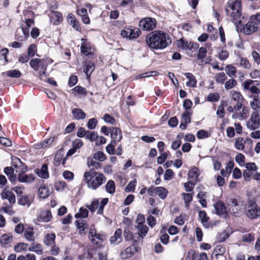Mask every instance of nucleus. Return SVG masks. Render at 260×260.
<instances>
[{
    "instance_id": "f257e3e1",
    "label": "nucleus",
    "mask_w": 260,
    "mask_h": 260,
    "mask_svg": "<svg viewBox=\"0 0 260 260\" xmlns=\"http://www.w3.org/2000/svg\"><path fill=\"white\" fill-rule=\"evenodd\" d=\"M146 41L149 48L155 50L163 49L172 42L167 34L158 30L153 31L147 35Z\"/></svg>"
},
{
    "instance_id": "f03ea898",
    "label": "nucleus",
    "mask_w": 260,
    "mask_h": 260,
    "mask_svg": "<svg viewBox=\"0 0 260 260\" xmlns=\"http://www.w3.org/2000/svg\"><path fill=\"white\" fill-rule=\"evenodd\" d=\"M83 180L89 188L95 190L105 182L106 178L103 174L91 169L84 173Z\"/></svg>"
},
{
    "instance_id": "7ed1b4c3",
    "label": "nucleus",
    "mask_w": 260,
    "mask_h": 260,
    "mask_svg": "<svg viewBox=\"0 0 260 260\" xmlns=\"http://www.w3.org/2000/svg\"><path fill=\"white\" fill-rule=\"evenodd\" d=\"M241 10L240 0H229L225 8L227 15L232 19L235 24H240L242 22Z\"/></svg>"
},
{
    "instance_id": "20e7f679",
    "label": "nucleus",
    "mask_w": 260,
    "mask_h": 260,
    "mask_svg": "<svg viewBox=\"0 0 260 260\" xmlns=\"http://www.w3.org/2000/svg\"><path fill=\"white\" fill-rule=\"evenodd\" d=\"M236 111L233 114L232 118L234 119L243 120L246 119L249 115V110L243 104L236 105Z\"/></svg>"
},
{
    "instance_id": "39448f33",
    "label": "nucleus",
    "mask_w": 260,
    "mask_h": 260,
    "mask_svg": "<svg viewBox=\"0 0 260 260\" xmlns=\"http://www.w3.org/2000/svg\"><path fill=\"white\" fill-rule=\"evenodd\" d=\"M229 212L233 215L238 216L241 213L242 204L235 199H230L227 201Z\"/></svg>"
},
{
    "instance_id": "423d86ee",
    "label": "nucleus",
    "mask_w": 260,
    "mask_h": 260,
    "mask_svg": "<svg viewBox=\"0 0 260 260\" xmlns=\"http://www.w3.org/2000/svg\"><path fill=\"white\" fill-rule=\"evenodd\" d=\"M247 128L250 130L258 129L260 126V115L258 111H254L251 114L250 119L246 122Z\"/></svg>"
},
{
    "instance_id": "0eeeda50",
    "label": "nucleus",
    "mask_w": 260,
    "mask_h": 260,
    "mask_svg": "<svg viewBox=\"0 0 260 260\" xmlns=\"http://www.w3.org/2000/svg\"><path fill=\"white\" fill-rule=\"evenodd\" d=\"M178 46L183 49L188 50L189 51L187 52V53L190 56L195 55L196 50L199 48L198 44L191 42L188 43L182 39L178 41Z\"/></svg>"
},
{
    "instance_id": "6e6552de",
    "label": "nucleus",
    "mask_w": 260,
    "mask_h": 260,
    "mask_svg": "<svg viewBox=\"0 0 260 260\" xmlns=\"http://www.w3.org/2000/svg\"><path fill=\"white\" fill-rule=\"evenodd\" d=\"M156 21L154 18L147 17L139 22V26L144 30L150 31L155 28Z\"/></svg>"
},
{
    "instance_id": "1a4fd4ad",
    "label": "nucleus",
    "mask_w": 260,
    "mask_h": 260,
    "mask_svg": "<svg viewBox=\"0 0 260 260\" xmlns=\"http://www.w3.org/2000/svg\"><path fill=\"white\" fill-rule=\"evenodd\" d=\"M258 81L248 80L243 83V87L245 90H249L253 95L260 94V88L257 86L259 85Z\"/></svg>"
},
{
    "instance_id": "9d476101",
    "label": "nucleus",
    "mask_w": 260,
    "mask_h": 260,
    "mask_svg": "<svg viewBox=\"0 0 260 260\" xmlns=\"http://www.w3.org/2000/svg\"><path fill=\"white\" fill-rule=\"evenodd\" d=\"M247 216L250 219L256 218L260 216V208L253 202H249L246 211Z\"/></svg>"
},
{
    "instance_id": "9b49d317",
    "label": "nucleus",
    "mask_w": 260,
    "mask_h": 260,
    "mask_svg": "<svg viewBox=\"0 0 260 260\" xmlns=\"http://www.w3.org/2000/svg\"><path fill=\"white\" fill-rule=\"evenodd\" d=\"M217 214L221 216L226 219L228 217V214L224 204L222 202H218L214 205Z\"/></svg>"
},
{
    "instance_id": "f8f14e48",
    "label": "nucleus",
    "mask_w": 260,
    "mask_h": 260,
    "mask_svg": "<svg viewBox=\"0 0 260 260\" xmlns=\"http://www.w3.org/2000/svg\"><path fill=\"white\" fill-rule=\"evenodd\" d=\"M18 180L20 182L30 184L35 180V176L32 174H26L23 172H20L18 175Z\"/></svg>"
},
{
    "instance_id": "ddd939ff",
    "label": "nucleus",
    "mask_w": 260,
    "mask_h": 260,
    "mask_svg": "<svg viewBox=\"0 0 260 260\" xmlns=\"http://www.w3.org/2000/svg\"><path fill=\"white\" fill-rule=\"evenodd\" d=\"M81 41H83L81 46V53L86 56L93 54L94 49L91 44L88 42L85 41L83 39H82Z\"/></svg>"
},
{
    "instance_id": "4468645a",
    "label": "nucleus",
    "mask_w": 260,
    "mask_h": 260,
    "mask_svg": "<svg viewBox=\"0 0 260 260\" xmlns=\"http://www.w3.org/2000/svg\"><path fill=\"white\" fill-rule=\"evenodd\" d=\"M258 29L255 24L249 18V21L243 27V32L245 34L249 35L256 31Z\"/></svg>"
},
{
    "instance_id": "2eb2a0df",
    "label": "nucleus",
    "mask_w": 260,
    "mask_h": 260,
    "mask_svg": "<svg viewBox=\"0 0 260 260\" xmlns=\"http://www.w3.org/2000/svg\"><path fill=\"white\" fill-rule=\"evenodd\" d=\"M1 196L3 200H8L10 204H14L16 202L15 194L11 191L6 189H4L1 193Z\"/></svg>"
},
{
    "instance_id": "dca6fc26",
    "label": "nucleus",
    "mask_w": 260,
    "mask_h": 260,
    "mask_svg": "<svg viewBox=\"0 0 260 260\" xmlns=\"http://www.w3.org/2000/svg\"><path fill=\"white\" fill-rule=\"evenodd\" d=\"M111 137L113 142H118L121 141L122 135L121 130L117 127H112L110 129Z\"/></svg>"
},
{
    "instance_id": "f3484780",
    "label": "nucleus",
    "mask_w": 260,
    "mask_h": 260,
    "mask_svg": "<svg viewBox=\"0 0 260 260\" xmlns=\"http://www.w3.org/2000/svg\"><path fill=\"white\" fill-rule=\"evenodd\" d=\"M137 251V247L134 246H129L120 253V256L122 259L128 258L132 256Z\"/></svg>"
},
{
    "instance_id": "a211bd4d",
    "label": "nucleus",
    "mask_w": 260,
    "mask_h": 260,
    "mask_svg": "<svg viewBox=\"0 0 260 260\" xmlns=\"http://www.w3.org/2000/svg\"><path fill=\"white\" fill-rule=\"evenodd\" d=\"M51 191L49 187L44 184L41 185L38 189V195L41 199H45L50 194Z\"/></svg>"
},
{
    "instance_id": "6ab92c4d",
    "label": "nucleus",
    "mask_w": 260,
    "mask_h": 260,
    "mask_svg": "<svg viewBox=\"0 0 260 260\" xmlns=\"http://www.w3.org/2000/svg\"><path fill=\"white\" fill-rule=\"evenodd\" d=\"M35 172L39 177L42 178L47 179L49 178V175L48 171V166L46 164L43 165L40 169H36Z\"/></svg>"
},
{
    "instance_id": "aec40b11",
    "label": "nucleus",
    "mask_w": 260,
    "mask_h": 260,
    "mask_svg": "<svg viewBox=\"0 0 260 260\" xmlns=\"http://www.w3.org/2000/svg\"><path fill=\"white\" fill-rule=\"evenodd\" d=\"M230 97L232 100L237 102L236 105H238L239 104L240 105L243 104L245 101L241 93L235 90H232L230 92Z\"/></svg>"
},
{
    "instance_id": "412c9836",
    "label": "nucleus",
    "mask_w": 260,
    "mask_h": 260,
    "mask_svg": "<svg viewBox=\"0 0 260 260\" xmlns=\"http://www.w3.org/2000/svg\"><path fill=\"white\" fill-rule=\"evenodd\" d=\"M122 231L120 229H117L114 235L111 237L110 241L111 244L113 245H117L122 241Z\"/></svg>"
},
{
    "instance_id": "4be33fe9",
    "label": "nucleus",
    "mask_w": 260,
    "mask_h": 260,
    "mask_svg": "<svg viewBox=\"0 0 260 260\" xmlns=\"http://www.w3.org/2000/svg\"><path fill=\"white\" fill-rule=\"evenodd\" d=\"M94 70V64L90 61H86L84 63L83 72L86 74V78L88 79L91 73Z\"/></svg>"
},
{
    "instance_id": "5701e85b",
    "label": "nucleus",
    "mask_w": 260,
    "mask_h": 260,
    "mask_svg": "<svg viewBox=\"0 0 260 260\" xmlns=\"http://www.w3.org/2000/svg\"><path fill=\"white\" fill-rule=\"evenodd\" d=\"M49 17L50 22L54 25H58L62 20V15L58 12L51 13Z\"/></svg>"
},
{
    "instance_id": "b1692460",
    "label": "nucleus",
    "mask_w": 260,
    "mask_h": 260,
    "mask_svg": "<svg viewBox=\"0 0 260 260\" xmlns=\"http://www.w3.org/2000/svg\"><path fill=\"white\" fill-rule=\"evenodd\" d=\"M24 237L28 241H34L36 239L34 229L33 227H28L25 229L24 232Z\"/></svg>"
},
{
    "instance_id": "393cba45",
    "label": "nucleus",
    "mask_w": 260,
    "mask_h": 260,
    "mask_svg": "<svg viewBox=\"0 0 260 260\" xmlns=\"http://www.w3.org/2000/svg\"><path fill=\"white\" fill-rule=\"evenodd\" d=\"M105 239L106 237L105 235L98 234L94 237H92L90 239V241L98 247H101L102 246V243Z\"/></svg>"
},
{
    "instance_id": "a878e982",
    "label": "nucleus",
    "mask_w": 260,
    "mask_h": 260,
    "mask_svg": "<svg viewBox=\"0 0 260 260\" xmlns=\"http://www.w3.org/2000/svg\"><path fill=\"white\" fill-rule=\"evenodd\" d=\"M236 63L238 66L246 69H250L251 66V63L246 58L241 56H239L237 59Z\"/></svg>"
},
{
    "instance_id": "bb28decb",
    "label": "nucleus",
    "mask_w": 260,
    "mask_h": 260,
    "mask_svg": "<svg viewBox=\"0 0 260 260\" xmlns=\"http://www.w3.org/2000/svg\"><path fill=\"white\" fill-rule=\"evenodd\" d=\"M68 22L72 25V27L76 30L80 31V27L76 18L72 14H69L67 16Z\"/></svg>"
},
{
    "instance_id": "cd10ccee",
    "label": "nucleus",
    "mask_w": 260,
    "mask_h": 260,
    "mask_svg": "<svg viewBox=\"0 0 260 260\" xmlns=\"http://www.w3.org/2000/svg\"><path fill=\"white\" fill-rule=\"evenodd\" d=\"M54 141V137H50V138L44 140V141L37 144L35 145V147L36 149H40L46 148L50 145H51Z\"/></svg>"
},
{
    "instance_id": "c85d7f7f",
    "label": "nucleus",
    "mask_w": 260,
    "mask_h": 260,
    "mask_svg": "<svg viewBox=\"0 0 260 260\" xmlns=\"http://www.w3.org/2000/svg\"><path fill=\"white\" fill-rule=\"evenodd\" d=\"M184 75L188 79V82L186 83V85L189 87H196L197 81L195 77L190 73H185Z\"/></svg>"
},
{
    "instance_id": "c756f323",
    "label": "nucleus",
    "mask_w": 260,
    "mask_h": 260,
    "mask_svg": "<svg viewBox=\"0 0 260 260\" xmlns=\"http://www.w3.org/2000/svg\"><path fill=\"white\" fill-rule=\"evenodd\" d=\"M72 114L74 118L77 120L83 119L86 117V114L81 109H74L72 110Z\"/></svg>"
},
{
    "instance_id": "7c9ffc66",
    "label": "nucleus",
    "mask_w": 260,
    "mask_h": 260,
    "mask_svg": "<svg viewBox=\"0 0 260 260\" xmlns=\"http://www.w3.org/2000/svg\"><path fill=\"white\" fill-rule=\"evenodd\" d=\"M28 250L35 252L38 254H42L43 252L42 245L36 243H33L31 244L30 246L28 248Z\"/></svg>"
},
{
    "instance_id": "2f4dec72",
    "label": "nucleus",
    "mask_w": 260,
    "mask_h": 260,
    "mask_svg": "<svg viewBox=\"0 0 260 260\" xmlns=\"http://www.w3.org/2000/svg\"><path fill=\"white\" fill-rule=\"evenodd\" d=\"M135 227L138 230V234L141 238H143L145 237L148 231V228L146 225H136Z\"/></svg>"
},
{
    "instance_id": "473e14b6",
    "label": "nucleus",
    "mask_w": 260,
    "mask_h": 260,
    "mask_svg": "<svg viewBox=\"0 0 260 260\" xmlns=\"http://www.w3.org/2000/svg\"><path fill=\"white\" fill-rule=\"evenodd\" d=\"M41 220L43 222H49L52 219V214L49 210L43 211L40 215Z\"/></svg>"
},
{
    "instance_id": "72a5a7b5",
    "label": "nucleus",
    "mask_w": 260,
    "mask_h": 260,
    "mask_svg": "<svg viewBox=\"0 0 260 260\" xmlns=\"http://www.w3.org/2000/svg\"><path fill=\"white\" fill-rule=\"evenodd\" d=\"M4 173L8 177L9 180L13 182L16 180V176L14 175V169L10 167H7L4 169Z\"/></svg>"
},
{
    "instance_id": "f704fd0d",
    "label": "nucleus",
    "mask_w": 260,
    "mask_h": 260,
    "mask_svg": "<svg viewBox=\"0 0 260 260\" xmlns=\"http://www.w3.org/2000/svg\"><path fill=\"white\" fill-rule=\"evenodd\" d=\"M200 175L199 170L197 167L192 168L188 172V176L189 178L192 179L196 181H198V177Z\"/></svg>"
},
{
    "instance_id": "c9c22d12",
    "label": "nucleus",
    "mask_w": 260,
    "mask_h": 260,
    "mask_svg": "<svg viewBox=\"0 0 260 260\" xmlns=\"http://www.w3.org/2000/svg\"><path fill=\"white\" fill-rule=\"evenodd\" d=\"M76 228L79 230V232L81 233H84L86 229L87 228V225L83 219H79L76 221Z\"/></svg>"
},
{
    "instance_id": "e433bc0d",
    "label": "nucleus",
    "mask_w": 260,
    "mask_h": 260,
    "mask_svg": "<svg viewBox=\"0 0 260 260\" xmlns=\"http://www.w3.org/2000/svg\"><path fill=\"white\" fill-rule=\"evenodd\" d=\"M55 235L54 233L48 234L44 239V243L47 246H52L55 242Z\"/></svg>"
},
{
    "instance_id": "4c0bfd02",
    "label": "nucleus",
    "mask_w": 260,
    "mask_h": 260,
    "mask_svg": "<svg viewBox=\"0 0 260 260\" xmlns=\"http://www.w3.org/2000/svg\"><path fill=\"white\" fill-rule=\"evenodd\" d=\"M41 61V59L38 58L32 59L29 62V65L34 70L37 71L40 67Z\"/></svg>"
},
{
    "instance_id": "58836bf2",
    "label": "nucleus",
    "mask_w": 260,
    "mask_h": 260,
    "mask_svg": "<svg viewBox=\"0 0 260 260\" xmlns=\"http://www.w3.org/2000/svg\"><path fill=\"white\" fill-rule=\"evenodd\" d=\"M225 71L229 77L232 78L236 77L237 69L235 67L230 64L227 65Z\"/></svg>"
},
{
    "instance_id": "ea45409f",
    "label": "nucleus",
    "mask_w": 260,
    "mask_h": 260,
    "mask_svg": "<svg viewBox=\"0 0 260 260\" xmlns=\"http://www.w3.org/2000/svg\"><path fill=\"white\" fill-rule=\"evenodd\" d=\"M245 142L242 137L236 139L235 147L238 150H243L245 148Z\"/></svg>"
},
{
    "instance_id": "a19ab883",
    "label": "nucleus",
    "mask_w": 260,
    "mask_h": 260,
    "mask_svg": "<svg viewBox=\"0 0 260 260\" xmlns=\"http://www.w3.org/2000/svg\"><path fill=\"white\" fill-rule=\"evenodd\" d=\"M156 195H158L161 199H165L168 194L167 190L163 187H156Z\"/></svg>"
},
{
    "instance_id": "79ce46f5",
    "label": "nucleus",
    "mask_w": 260,
    "mask_h": 260,
    "mask_svg": "<svg viewBox=\"0 0 260 260\" xmlns=\"http://www.w3.org/2000/svg\"><path fill=\"white\" fill-rule=\"evenodd\" d=\"M226 79V76L224 72H220L215 75V80L218 83L223 84Z\"/></svg>"
},
{
    "instance_id": "37998d69",
    "label": "nucleus",
    "mask_w": 260,
    "mask_h": 260,
    "mask_svg": "<svg viewBox=\"0 0 260 260\" xmlns=\"http://www.w3.org/2000/svg\"><path fill=\"white\" fill-rule=\"evenodd\" d=\"M6 74L10 78H18L21 77V72L17 70H9L6 72Z\"/></svg>"
},
{
    "instance_id": "c03bdc74",
    "label": "nucleus",
    "mask_w": 260,
    "mask_h": 260,
    "mask_svg": "<svg viewBox=\"0 0 260 260\" xmlns=\"http://www.w3.org/2000/svg\"><path fill=\"white\" fill-rule=\"evenodd\" d=\"M88 215V210L86 208L81 207L79 212L75 215L76 218H86Z\"/></svg>"
},
{
    "instance_id": "a18cd8bd",
    "label": "nucleus",
    "mask_w": 260,
    "mask_h": 260,
    "mask_svg": "<svg viewBox=\"0 0 260 260\" xmlns=\"http://www.w3.org/2000/svg\"><path fill=\"white\" fill-rule=\"evenodd\" d=\"M12 239V236L9 234L3 235L0 241L2 245H6L9 244Z\"/></svg>"
},
{
    "instance_id": "49530a36",
    "label": "nucleus",
    "mask_w": 260,
    "mask_h": 260,
    "mask_svg": "<svg viewBox=\"0 0 260 260\" xmlns=\"http://www.w3.org/2000/svg\"><path fill=\"white\" fill-rule=\"evenodd\" d=\"M28 245L24 243H19L16 245L14 247V250L16 252H21L26 250Z\"/></svg>"
},
{
    "instance_id": "de8ad7c7",
    "label": "nucleus",
    "mask_w": 260,
    "mask_h": 260,
    "mask_svg": "<svg viewBox=\"0 0 260 260\" xmlns=\"http://www.w3.org/2000/svg\"><path fill=\"white\" fill-rule=\"evenodd\" d=\"M99 206V202L97 199H94L90 205H86V208H88L91 212H94L96 209H98Z\"/></svg>"
},
{
    "instance_id": "09e8293b",
    "label": "nucleus",
    "mask_w": 260,
    "mask_h": 260,
    "mask_svg": "<svg viewBox=\"0 0 260 260\" xmlns=\"http://www.w3.org/2000/svg\"><path fill=\"white\" fill-rule=\"evenodd\" d=\"M106 190L110 193H113L115 191V183L113 180H109L106 185Z\"/></svg>"
},
{
    "instance_id": "8fccbe9b",
    "label": "nucleus",
    "mask_w": 260,
    "mask_h": 260,
    "mask_svg": "<svg viewBox=\"0 0 260 260\" xmlns=\"http://www.w3.org/2000/svg\"><path fill=\"white\" fill-rule=\"evenodd\" d=\"M131 32H129V39H134L138 38L141 33L139 29L137 28H129Z\"/></svg>"
},
{
    "instance_id": "3c124183",
    "label": "nucleus",
    "mask_w": 260,
    "mask_h": 260,
    "mask_svg": "<svg viewBox=\"0 0 260 260\" xmlns=\"http://www.w3.org/2000/svg\"><path fill=\"white\" fill-rule=\"evenodd\" d=\"M8 52L9 50L7 48L3 49L0 51V59L3 64L8 62L7 55L8 53Z\"/></svg>"
},
{
    "instance_id": "603ef678",
    "label": "nucleus",
    "mask_w": 260,
    "mask_h": 260,
    "mask_svg": "<svg viewBox=\"0 0 260 260\" xmlns=\"http://www.w3.org/2000/svg\"><path fill=\"white\" fill-rule=\"evenodd\" d=\"M199 217L201 222L205 225L207 223L209 217L207 216V214L204 211H201L199 213Z\"/></svg>"
},
{
    "instance_id": "864d4df0",
    "label": "nucleus",
    "mask_w": 260,
    "mask_h": 260,
    "mask_svg": "<svg viewBox=\"0 0 260 260\" xmlns=\"http://www.w3.org/2000/svg\"><path fill=\"white\" fill-rule=\"evenodd\" d=\"M19 204L22 206L27 205L29 206L30 204V202L28 199V198L26 196H21L18 200Z\"/></svg>"
},
{
    "instance_id": "5fc2aeb1",
    "label": "nucleus",
    "mask_w": 260,
    "mask_h": 260,
    "mask_svg": "<svg viewBox=\"0 0 260 260\" xmlns=\"http://www.w3.org/2000/svg\"><path fill=\"white\" fill-rule=\"evenodd\" d=\"M220 98V96L218 93L214 92L210 93L207 96V99L208 101L211 102H217Z\"/></svg>"
},
{
    "instance_id": "6e6d98bb",
    "label": "nucleus",
    "mask_w": 260,
    "mask_h": 260,
    "mask_svg": "<svg viewBox=\"0 0 260 260\" xmlns=\"http://www.w3.org/2000/svg\"><path fill=\"white\" fill-rule=\"evenodd\" d=\"M37 46L34 44H30L27 49V55L29 57H33L37 52Z\"/></svg>"
},
{
    "instance_id": "4d7b16f0",
    "label": "nucleus",
    "mask_w": 260,
    "mask_h": 260,
    "mask_svg": "<svg viewBox=\"0 0 260 260\" xmlns=\"http://www.w3.org/2000/svg\"><path fill=\"white\" fill-rule=\"evenodd\" d=\"M182 196L183 198L186 207L189 206V203L192 200V195L191 193H182Z\"/></svg>"
},
{
    "instance_id": "13d9d810",
    "label": "nucleus",
    "mask_w": 260,
    "mask_h": 260,
    "mask_svg": "<svg viewBox=\"0 0 260 260\" xmlns=\"http://www.w3.org/2000/svg\"><path fill=\"white\" fill-rule=\"evenodd\" d=\"M108 202V198H104L101 201L100 204H99V208L97 211V213L98 214H102L103 212V209L104 206L107 205Z\"/></svg>"
},
{
    "instance_id": "bf43d9fd",
    "label": "nucleus",
    "mask_w": 260,
    "mask_h": 260,
    "mask_svg": "<svg viewBox=\"0 0 260 260\" xmlns=\"http://www.w3.org/2000/svg\"><path fill=\"white\" fill-rule=\"evenodd\" d=\"M254 234L251 233H247L242 236V241L244 242H251L254 241Z\"/></svg>"
},
{
    "instance_id": "052dcab7",
    "label": "nucleus",
    "mask_w": 260,
    "mask_h": 260,
    "mask_svg": "<svg viewBox=\"0 0 260 260\" xmlns=\"http://www.w3.org/2000/svg\"><path fill=\"white\" fill-rule=\"evenodd\" d=\"M116 143L115 142L111 141V143L107 146L106 150L108 154H113L115 153V145Z\"/></svg>"
},
{
    "instance_id": "680f3d73",
    "label": "nucleus",
    "mask_w": 260,
    "mask_h": 260,
    "mask_svg": "<svg viewBox=\"0 0 260 260\" xmlns=\"http://www.w3.org/2000/svg\"><path fill=\"white\" fill-rule=\"evenodd\" d=\"M236 84V81L233 79H231L225 83L224 87L226 89H230L234 87Z\"/></svg>"
},
{
    "instance_id": "e2e57ef3",
    "label": "nucleus",
    "mask_w": 260,
    "mask_h": 260,
    "mask_svg": "<svg viewBox=\"0 0 260 260\" xmlns=\"http://www.w3.org/2000/svg\"><path fill=\"white\" fill-rule=\"evenodd\" d=\"M94 158L99 161H103L106 159V156L103 152L98 151L94 154Z\"/></svg>"
},
{
    "instance_id": "0e129e2a",
    "label": "nucleus",
    "mask_w": 260,
    "mask_h": 260,
    "mask_svg": "<svg viewBox=\"0 0 260 260\" xmlns=\"http://www.w3.org/2000/svg\"><path fill=\"white\" fill-rule=\"evenodd\" d=\"M190 113L189 111H185L182 114L181 122L185 123H189L190 122Z\"/></svg>"
},
{
    "instance_id": "69168bd1",
    "label": "nucleus",
    "mask_w": 260,
    "mask_h": 260,
    "mask_svg": "<svg viewBox=\"0 0 260 260\" xmlns=\"http://www.w3.org/2000/svg\"><path fill=\"white\" fill-rule=\"evenodd\" d=\"M66 186V183L63 181H57L55 184V188L58 191H62Z\"/></svg>"
},
{
    "instance_id": "338daca9",
    "label": "nucleus",
    "mask_w": 260,
    "mask_h": 260,
    "mask_svg": "<svg viewBox=\"0 0 260 260\" xmlns=\"http://www.w3.org/2000/svg\"><path fill=\"white\" fill-rule=\"evenodd\" d=\"M62 154L61 152H57L55 155L54 159V164L55 166H59L62 159Z\"/></svg>"
},
{
    "instance_id": "774afa93",
    "label": "nucleus",
    "mask_w": 260,
    "mask_h": 260,
    "mask_svg": "<svg viewBox=\"0 0 260 260\" xmlns=\"http://www.w3.org/2000/svg\"><path fill=\"white\" fill-rule=\"evenodd\" d=\"M250 18L259 27L260 25V14L253 15L250 16Z\"/></svg>"
}]
</instances>
